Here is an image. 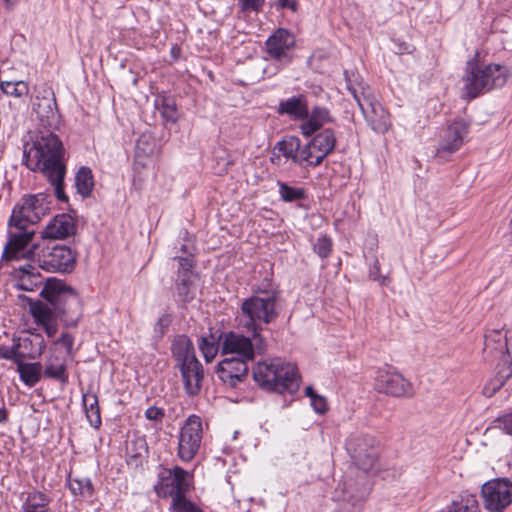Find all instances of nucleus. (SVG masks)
Masks as SVG:
<instances>
[{"label":"nucleus","instance_id":"1","mask_svg":"<svg viewBox=\"0 0 512 512\" xmlns=\"http://www.w3.org/2000/svg\"><path fill=\"white\" fill-rule=\"evenodd\" d=\"M23 164L33 172H40L53 186L56 198L67 202L64 192L66 175L65 148L54 133L36 136L31 143L24 145Z\"/></svg>","mask_w":512,"mask_h":512},{"label":"nucleus","instance_id":"2","mask_svg":"<svg viewBox=\"0 0 512 512\" xmlns=\"http://www.w3.org/2000/svg\"><path fill=\"white\" fill-rule=\"evenodd\" d=\"M277 299L276 291L259 290L241 304L242 326L258 340L259 348L264 343L263 325L274 322L279 316Z\"/></svg>","mask_w":512,"mask_h":512},{"label":"nucleus","instance_id":"3","mask_svg":"<svg viewBox=\"0 0 512 512\" xmlns=\"http://www.w3.org/2000/svg\"><path fill=\"white\" fill-rule=\"evenodd\" d=\"M54 312L66 327H76L83 315L82 300L78 293L63 281L49 278L41 290Z\"/></svg>","mask_w":512,"mask_h":512},{"label":"nucleus","instance_id":"4","mask_svg":"<svg viewBox=\"0 0 512 512\" xmlns=\"http://www.w3.org/2000/svg\"><path fill=\"white\" fill-rule=\"evenodd\" d=\"M254 381L263 389L277 393H295L300 379L295 365L280 359L258 362L253 370Z\"/></svg>","mask_w":512,"mask_h":512},{"label":"nucleus","instance_id":"5","mask_svg":"<svg viewBox=\"0 0 512 512\" xmlns=\"http://www.w3.org/2000/svg\"><path fill=\"white\" fill-rule=\"evenodd\" d=\"M348 90L357 102L368 126L379 134L388 132L392 126L390 114L377 100L373 89L360 82L348 84Z\"/></svg>","mask_w":512,"mask_h":512},{"label":"nucleus","instance_id":"6","mask_svg":"<svg viewBox=\"0 0 512 512\" xmlns=\"http://www.w3.org/2000/svg\"><path fill=\"white\" fill-rule=\"evenodd\" d=\"M507 80V69L499 64L479 65L475 60L467 62L465 90L470 99L493 88L502 87Z\"/></svg>","mask_w":512,"mask_h":512},{"label":"nucleus","instance_id":"7","mask_svg":"<svg viewBox=\"0 0 512 512\" xmlns=\"http://www.w3.org/2000/svg\"><path fill=\"white\" fill-rule=\"evenodd\" d=\"M34 235L35 230L33 227L19 225V223H14L9 220L8 241L3 250L2 260L9 262L26 258L35 262L39 245L32 244L28 248Z\"/></svg>","mask_w":512,"mask_h":512},{"label":"nucleus","instance_id":"8","mask_svg":"<svg viewBox=\"0 0 512 512\" xmlns=\"http://www.w3.org/2000/svg\"><path fill=\"white\" fill-rule=\"evenodd\" d=\"M219 342L223 356L246 361H253L256 353L263 354L267 348L265 339L262 348H259L258 340L252 334L248 337L234 331L222 333Z\"/></svg>","mask_w":512,"mask_h":512},{"label":"nucleus","instance_id":"9","mask_svg":"<svg viewBox=\"0 0 512 512\" xmlns=\"http://www.w3.org/2000/svg\"><path fill=\"white\" fill-rule=\"evenodd\" d=\"M32 110L37 115V119L42 127L51 130L59 127L61 116L51 86L42 84L35 88V99L32 104Z\"/></svg>","mask_w":512,"mask_h":512},{"label":"nucleus","instance_id":"10","mask_svg":"<svg viewBox=\"0 0 512 512\" xmlns=\"http://www.w3.org/2000/svg\"><path fill=\"white\" fill-rule=\"evenodd\" d=\"M49 204L48 195L45 193L26 195L14 207L9 220L19 225L33 227L49 211Z\"/></svg>","mask_w":512,"mask_h":512},{"label":"nucleus","instance_id":"11","mask_svg":"<svg viewBox=\"0 0 512 512\" xmlns=\"http://www.w3.org/2000/svg\"><path fill=\"white\" fill-rule=\"evenodd\" d=\"M35 262L47 272H71L76 264L74 252L67 246L54 245L39 248Z\"/></svg>","mask_w":512,"mask_h":512},{"label":"nucleus","instance_id":"12","mask_svg":"<svg viewBox=\"0 0 512 512\" xmlns=\"http://www.w3.org/2000/svg\"><path fill=\"white\" fill-rule=\"evenodd\" d=\"M190 487V475L180 466L164 468L158 474V482L155 485L156 493L164 498L185 497Z\"/></svg>","mask_w":512,"mask_h":512},{"label":"nucleus","instance_id":"13","mask_svg":"<svg viewBox=\"0 0 512 512\" xmlns=\"http://www.w3.org/2000/svg\"><path fill=\"white\" fill-rule=\"evenodd\" d=\"M374 386L378 392L393 397H412L414 394L411 383L388 365L377 370Z\"/></svg>","mask_w":512,"mask_h":512},{"label":"nucleus","instance_id":"14","mask_svg":"<svg viewBox=\"0 0 512 512\" xmlns=\"http://www.w3.org/2000/svg\"><path fill=\"white\" fill-rule=\"evenodd\" d=\"M372 436L363 433H353L346 440V450L355 464L364 471L371 470L376 462L377 454Z\"/></svg>","mask_w":512,"mask_h":512},{"label":"nucleus","instance_id":"15","mask_svg":"<svg viewBox=\"0 0 512 512\" xmlns=\"http://www.w3.org/2000/svg\"><path fill=\"white\" fill-rule=\"evenodd\" d=\"M202 421L199 416L191 415L180 430L178 456L184 462L191 461L197 454L202 441Z\"/></svg>","mask_w":512,"mask_h":512},{"label":"nucleus","instance_id":"16","mask_svg":"<svg viewBox=\"0 0 512 512\" xmlns=\"http://www.w3.org/2000/svg\"><path fill=\"white\" fill-rule=\"evenodd\" d=\"M485 509L490 512H503L512 503V482L508 479L487 481L481 488Z\"/></svg>","mask_w":512,"mask_h":512},{"label":"nucleus","instance_id":"17","mask_svg":"<svg viewBox=\"0 0 512 512\" xmlns=\"http://www.w3.org/2000/svg\"><path fill=\"white\" fill-rule=\"evenodd\" d=\"M336 146V137L332 129H324L316 134L301 149V159L307 166L316 167L329 155Z\"/></svg>","mask_w":512,"mask_h":512},{"label":"nucleus","instance_id":"18","mask_svg":"<svg viewBox=\"0 0 512 512\" xmlns=\"http://www.w3.org/2000/svg\"><path fill=\"white\" fill-rule=\"evenodd\" d=\"M265 46L269 59L287 65L293 59L295 37L288 30L279 28L266 40Z\"/></svg>","mask_w":512,"mask_h":512},{"label":"nucleus","instance_id":"19","mask_svg":"<svg viewBox=\"0 0 512 512\" xmlns=\"http://www.w3.org/2000/svg\"><path fill=\"white\" fill-rule=\"evenodd\" d=\"M468 130L469 125L463 119L453 121L441 136L437 148L438 156L445 157L458 151L464 143Z\"/></svg>","mask_w":512,"mask_h":512},{"label":"nucleus","instance_id":"20","mask_svg":"<svg viewBox=\"0 0 512 512\" xmlns=\"http://www.w3.org/2000/svg\"><path fill=\"white\" fill-rule=\"evenodd\" d=\"M248 362L233 357H225L217 366V375L225 385L236 388L247 379Z\"/></svg>","mask_w":512,"mask_h":512},{"label":"nucleus","instance_id":"21","mask_svg":"<svg viewBox=\"0 0 512 512\" xmlns=\"http://www.w3.org/2000/svg\"><path fill=\"white\" fill-rule=\"evenodd\" d=\"M180 369L184 388L188 395L195 396L200 392L204 371L202 364L197 360L190 361L178 367Z\"/></svg>","mask_w":512,"mask_h":512},{"label":"nucleus","instance_id":"22","mask_svg":"<svg viewBox=\"0 0 512 512\" xmlns=\"http://www.w3.org/2000/svg\"><path fill=\"white\" fill-rule=\"evenodd\" d=\"M279 115H287L292 120L303 121L309 116L307 97L304 94L294 95L279 102L277 107Z\"/></svg>","mask_w":512,"mask_h":512},{"label":"nucleus","instance_id":"23","mask_svg":"<svg viewBox=\"0 0 512 512\" xmlns=\"http://www.w3.org/2000/svg\"><path fill=\"white\" fill-rule=\"evenodd\" d=\"M75 223L67 214H61L54 217L52 221L42 231L43 238L46 239H65L75 233Z\"/></svg>","mask_w":512,"mask_h":512},{"label":"nucleus","instance_id":"24","mask_svg":"<svg viewBox=\"0 0 512 512\" xmlns=\"http://www.w3.org/2000/svg\"><path fill=\"white\" fill-rule=\"evenodd\" d=\"M21 508L19 512H52L51 499L39 490L24 491L20 495Z\"/></svg>","mask_w":512,"mask_h":512},{"label":"nucleus","instance_id":"25","mask_svg":"<svg viewBox=\"0 0 512 512\" xmlns=\"http://www.w3.org/2000/svg\"><path fill=\"white\" fill-rule=\"evenodd\" d=\"M18 356L21 360L36 359L42 355L46 348L45 341L40 334H31L16 338Z\"/></svg>","mask_w":512,"mask_h":512},{"label":"nucleus","instance_id":"26","mask_svg":"<svg viewBox=\"0 0 512 512\" xmlns=\"http://www.w3.org/2000/svg\"><path fill=\"white\" fill-rule=\"evenodd\" d=\"M507 335L502 329H487L484 335L483 353L487 358H498L504 356L507 345Z\"/></svg>","mask_w":512,"mask_h":512},{"label":"nucleus","instance_id":"27","mask_svg":"<svg viewBox=\"0 0 512 512\" xmlns=\"http://www.w3.org/2000/svg\"><path fill=\"white\" fill-rule=\"evenodd\" d=\"M332 121L330 112L325 107L315 106L309 111V116L303 120L300 129L304 136L310 137L324 124Z\"/></svg>","mask_w":512,"mask_h":512},{"label":"nucleus","instance_id":"28","mask_svg":"<svg viewBox=\"0 0 512 512\" xmlns=\"http://www.w3.org/2000/svg\"><path fill=\"white\" fill-rule=\"evenodd\" d=\"M366 497V490L359 488L353 480H346L339 484L335 490V498L350 503L353 507L359 506Z\"/></svg>","mask_w":512,"mask_h":512},{"label":"nucleus","instance_id":"29","mask_svg":"<svg viewBox=\"0 0 512 512\" xmlns=\"http://www.w3.org/2000/svg\"><path fill=\"white\" fill-rule=\"evenodd\" d=\"M171 351L177 367L197 360L194 345L186 335H179L173 340Z\"/></svg>","mask_w":512,"mask_h":512},{"label":"nucleus","instance_id":"30","mask_svg":"<svg viewBox=\"0 0 512 512\" xmlns=\"http://www.w3.org/2000/svg\"><path fill=\"white\" fill-rule=\"evenodd\" d=\"M18 280L17 287L25 291H34L39 287H44L43 279L38 269L32 264H27L19 267L17 270Z\"/></svg>","mask_w":512,"mask_h":512},{"label":"nucleus","instance_id":"31","mask_svg":"<svg viewBox=\"0 0 512 512\" xmlns=\"http://www.w3.org/2000/svg\"><path fill=\"white\" fill-rule=\"evenodd\" d=\"M16 365L20 379L26 386L33 387L41 379L42 364L40 362L25 363L20 359Z\"/></svg>","mask_w":512,"mask_h":512},{"label":"nucleus","instance_id":"32","mask_svg":"<svg viewBox=\"0 0 512 512\" xmlns=\"http://www.w3.org/2000/svg\"><path fill=\"white\" fill-rule=\"evenodd\" d=\"M44 376L61 383L68 382V372L66 360L58 356H50L45 364Z\"/></svg>","mask_w":512,"mask_h":512},{"label":"nucleus","instance_id":"33","mask_svg":"<svg viewBox=\"0 0 512 512\" xmlns=\"http://www.w3.org/2000/svg\"><path fill=\"white\" fill-rule=\"evenodd\" d=\"M276 148L285 158L291 159L294 163L300 166L304 164L301 159L299 138L291 136L281 140L276 144Z\"/></svg>","mask_w":512,"mask_h":512},{"label":"nucleus","instance_id":"34","mask_svg":"<svg viewBox=\"0 0 512 512\" xmlns=\"http://www.w3.org/2000/svg\"><path fill=\"white\" fill-rule=\"evenodd\" d=\"M68 487L71 493L75 496H80L85 499H90L94 495V486L88 477H74L69 476Z\"/></svg>","mask_w":512,"mask_h":512},{"label":"nucleus","instance_id":"35","mask_svg":"<svg viewBox=\"0 0 512 512\" xmlns=\"http://www.w3.org/2000/svg\"><path fill=\"white\" fill-rule=\"evenodd\" d=\"M83 405L86 412L87 420L94 428H99L101 425L100 409L98 405V398L94 393H87L83 395Z\"/></svg>","mask_w":512,"mask_h":512},{"label":"nucleus","instance_id":"36","mask_svg":"<svg viewBox=\"0 0 512 512\" xmlns=\"http://www.w3.org/2000/svg\"><path fill=\"white\" fill-rule=\"evenodd\" d=\"M75 187L83 197H89L93 191L94 178L90 168L81 167L75 176Z\"/></svg>","mask_w":512,"mask_h":512},{"label":"nucleus","instance_id":"37","mask_svg":"<svg viewBox=\"0 0 512 512\" xmlns=\"http://www.w3.org/2000/svg\"><path fill=\"white\" fill-rule=\"evenodd\" d=\"M279 195L284 202H296L307 198L306 190L302 187H292L287 183L278 181Z\"/></svg>","mask_w":512,"mask_h":512},{"label":"nucleus","instance_id":"38","mask_svg":"<svg viewBox=\"0 0 512 512\" xmlns=\"http://www.w3.org/2000/svg\"><path fill=\"white\" fill-rule=\"evenodd\" d=\"M155 105L167 122L175 123L177 121V108L173 99L162 96L156 99Z\"/></svg>","mask_w":512,"mask_h":512},{"label":"nucleus","instance_id":"39","mask_svg":"<svg viewBox=\"0 0 512 512\" xmlns=\"http://www.w3.org/2000/svg\"><path fill=\"white\" fill-rule=\"evenodd\" d=\"M1 91L15 98H21L29 94V85L25 81H1Z\"/></svg>","mask_w":512,"mask_h":512},{"label":"nucleus","instance_id":"40","mask_svg":"<svg viewBox=\"0 0 512 512\" xmlns=\"http://www.w3.org/2000/svg\"><path fill=\"white\" fill-rule=\"evenodd\" d=\"M199 349L206 362H212L221 348L220 342L217 343L213 335L209 337H201L199 340Z\"/></svg>","mask_w":512,"mask_h":512},{"label":"nucleus","instance_id":"41","mask_svg":"<svg viewBox=\"0 0 512 512\" xmlns=\"http://www.w3.org/2000/svg\"><path fill=\"white\" fill-rule=\"evenodd\" d=\"M30 311L33 318L35 319V322L39 326H43L55 320L51 308L41 302L33 303L31 305Z\"/></svg>","mask_w":512,"mask_h":512},{"label":"nucleus","instance_id":"42","mask_svg":"<svg viewBox=\"0 0 512 512\" xmlns=\"http://www.w3.org/2000/svg\"><path fill=\"white\" fill-rule=\"evenodd\" d=\"M177 297L182 302H189L194 298L190 275H182L175 283Z\"/></svg>","mask_w":512,"mask_h":512},{"label":"nucleus","instance_id":"43","mask_svg":"<svg viewBox=\"0 0 512 512\" xmlns=\"http://www.w3.org/2000/svg\"><path fill=\"white\" fill-rule=\"evenodd\" d=\"M505 374H507V368L504 367L503 365H501L496 377L491 379L484 386L483 393L488 397H491L494 393H496L504 385V383L510 378V377H506Z\"/></svg>","mask_w":512,"mask_h":512},{"label":"nucleus","instance_id":"44","mask_svg":"<svg viewBox=\"0 0 512 512\" xmlns=\"http://www.w3.org/2000/svg\"><path fill=\"white\" fill-rule=\"evenodd\" d=\"M313 251L321 258H327L332 251V240L327 235H320L313 245Z\"/></svg>","mask_w":512,"mask_h":512},{"label":"nucleus","instance_id":"45","mask_svg":"<svg viewBox=\"0 0 512 512\" xmlns=\"http://www.w3.org/2000/svg\"><path fill=\"white\" fill-rule=\"evenodd\" d=\"M171 510L172 512H203L186 497L173 499L171 502Z\"/></svg>","mask_w":512,"mask_h":512},{"label":"nucleus","instance_id":"46","mask_svg":"<svg viewBox=\"0 0 512 512\" xmlns=\"http://www.w3.org/2000/svg\"><path fill=\"white\" fill-rule=\"evenodd\" d=\"M1 359L10 360L15 364L20 360V357L18 356L16 338H13L12 346L0 345V360Z\"/></svg>","mask_w":512,"mask_h":512},{"label":"nucleus","instance_id":"47","mask_svg":"<svg viewBox=\"0 0 512 512\" xmlns=\"http://www.w3.org/2000/svg\"><path fill=\"white\" fill-rule=\"evenodd\" d=\"M494 427L503 433L512 435V412L499 416L494 420Z\"/></svg>","mask_w":512,"mask_h":512},{"label":"nucleus","instance_id":"48","mask_svg":"<svg viewBox=\"0 0 512 512\" xmlns=\"http://www.w3.org/2000/svg\"><path fill=\"white\" fill-rule=\"evenodd\" d=\"M145 418L149 421H153L156 424H162L165 417V410L157 406H150L145 410Z\"/></svg>","mask_w":512,"mask_h":512},{"label":"nucleus","instance_id":"49","mask_svg":"<svg viewBox=\"0 0 512 512\" xmlns=\"http://www.w3.org/2000/svg\"><path fill=\"white\" fill-rule=\"evenodd\" d=\"M75 338L72 334L68 332H64L61 336L55 341L56 344L62 345L66 349V353L69 357L74 356L73 346H74Z\"/></svg>","mask_w":512,"mask_h":512},{"label":"nucleus","instance_id":"50","mask_svg":"<svg viewBox=\"0 0 512 512\" xmlns=\"http://www.w3.org/2000/svg\"><path fill=\"white\" fill-rule=\"evenodd\" d=\"M503 366L507 368L506 377H512V335L507 339L504 356L502 357Z\"/></svg>","mask_w":512,"mask_h":512},{"label":"nucleus","instance_id":"51","mask_svg":"<svg viewBox=\"0 0 512 512\" xmlns=\"http://www.w3.org/2000/svg\"><path fill=\"white\" fill-rule=\"evenodd\" d=\"M238 4L243 12L261 10L264 0H238Z\"/></svg>","mask_w":512,"mask_h":512},{"label":"nucleus","instance_id":"52","mask_svg":"<svg viewBox=\"0 0 512 512\" xmlns=\"http://www.w3.org/2000/svg\"><path fill=\"white\" fill-rule=\"evenodd\" d=\"M311 405L319 414H324L328 410L326 398L318 394L311 400Z\"/></svg>","mask_w":512,"mask_h":512},{"label":"nucleus","instance_id":"53","mask_svg":"<svg viewBox=\"0 0 512 512\" xmlns=\"http://www.w3.org/2000/svg\"><path fill=\"white\" fill-rule=\"evenodd\" d=\"M171 323V317L168 314L162 315L156 322L154 330L155 333L163 335Z\"/></svg>","mask_w":512,"mask_h":512},{"label":"nucleus","instance_id":"54","mask_svg":"<svg viewBox=\"0 0 512 512\" xmlns=\"http://www.w3.org/2000/svg\"><path fill=\"white\" fill-rule=\"evenodd\" d=\"M370 277H371V279H373L375 281H378L381 285H385L386 284L387 277L381 275V273H380V263H379V261L377 259L374 261V264H373V266L370 269Z\"/></svg>","mask_w":512,"mask_h":512},{"label":"nucleus","instance_id":"55","mask_svg":"<svg viewBox=\"0 0 512 512\" xmlns=\"http://www.w3.org/2000/svg\"><path fill=\"white\" fill-rule=\"evenodd\" d=\"M462 502L470 512L479 511V503L475 495H467L465 498L462 497Z\"/></svg>","mask_w":512,"mask_h":512},{"label":"nucleus","instance_id":"56","mask_svg":"<svg viewBox=\"0 0 512 512\" xmlns=\"http://www.w3.org/2000/svg\"><path fill=\"white\" fill-rule=\"evenodd\" d=\"M179 267L182 269V275H189L193 268L194 262L191 257H178Z\"/></svg>","mask_w":512,"mask_h":512},{"label":"nucleus","instance_id":"57","mask_svg":"<svg viewBox=\"0 0 512 512\" xmlns=\"http://www.w3.org/2000/svg\"><path fill=\"white\" fill-rule=\"evenodd\" d=\"M43 328V330L45 331L46 335L49 337V338H52L56 335L57 331H58V326H57V322L56 320H53L43 326H41Z\"/></svg>","mask_w":512,"mask_h":512},{"label":"nucleus","instance_id":"58","mask_svg":"<svg viewBox=\"0 0 512 512\" xmlns=\"http://www.w3.org/2000/svg\"><path fill=\"white\" fill-rule=\"evenodd\" d=\"M282 8H288L291 11L297 10V2L295 0H278Z\"/></svg>","mask_w":512,"mask_h":512},{"label":"nucleus","instance_id":"59","mask_svg":"<svg viewBox=\"0 0 512 512\" xmlns=\"http://www.w3.org/2000/svg\"><path fill=\"white\" fill-rule=\"evenodd\" d=\"M9 413L5 407V403L3 400H1L0 404V424L6 423L8 421Z\"/></svg>","mask_w":512,"mask_h":512},{"label":"nucleus","instance_id":"60","mask_svg":"<svg viewBox=\"0 0 512 512\" xmlns=\"http://www.w3.org/2000/svg\"><path fill=\"white\" fill-rule=\"evenodd\" d=\"M448 512H470L468 509H466L464 504L459 505L456 502H453L452 508L449 509Z\"/></svg>","mask_w":512,"mask_h":512},{"label":"nucleus","instance_id":"61","mask_svg":"<svg viewBox=\"0 0 512 512\" xmlns=\"http://www.w3.org/2000/svg\"><path fill=\"white\" fill-rule=\"evenodd\" d=\"M305 394H306V396H308L310 398V400H312L314 398V396L317 395V393H315V391L313 390V388L311 386H308L305 389Z\"/></svg>","mask_w":512,"mask_h":512},{"label":"nucleus","instance_id":"62","mask_svg":"<svg viewBox=\"0 0 512 512\" xmlns=\"http://www.w3.org/2000/svg\"><path fill=\"white\" fill-rule=\"evenodd\" d=\"M141 165V166H145V164L141 163L140 160H139V155L137 154V159L135 161V169L138 168V166Z\"/></svg>","mask_w":512,"mask_h":512}]
</instances>
